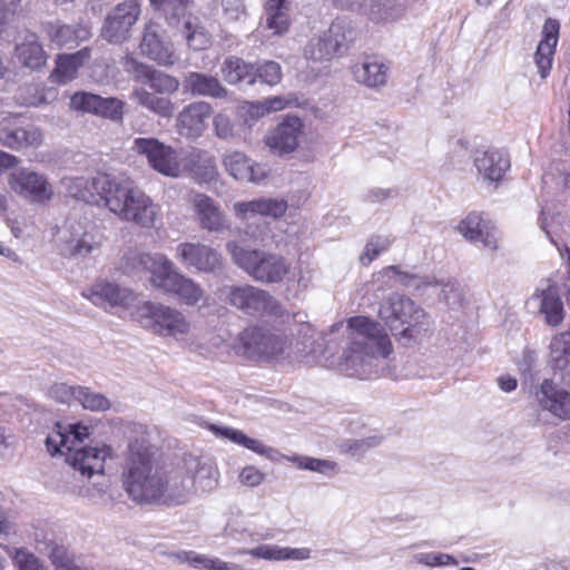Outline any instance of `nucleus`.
I'll return each instance as SVG.
<instances>
[{"label":"nucleus","mask_w":570,"mask_h":570,"mask_svg":"<svg viewBox=\"0 0 570 570\" xmlns=\"http://www.w3.org/2000/svg\"><path fill=\"white\" fill-rule=\"evenodd\" d=\"M125 68L134 75L136 80L148 85L159 95H174L179 89L180 82L176 77L139 62L134 57L125 58Z\"/></svg>","instance_id":"20"},{"label":"nucleus","mask_w":570,"mask_h":570,"mask_svg":"<svg viewBox=\"0 0 570 570\" xmlns=\"http://www.w3.org/2000/svg\"><path fill=\"white\" fill-rule=\"evenodd\" d=\"M224 17L228 21H240L246 18V8L242 0H223Z\"/></svg>","instance_id":"64"},{"label":"nucleus","mask_w":570,"mask_h":570,"mask_svg":"<svg viewBox=\"0 0 570 570\" xmlns=\"http://www.w3.org/2000/svg\"><path fill=\"white\" fill-rule=\"evenodd\" d=\"M139 0H125L115 6L106 16L100 35L110 43H121L131 36L141 9Z\"/></svg>","instance_id":"11"},{"label":"nucleus","mask_w":570,"mask_h":570,"mask_svg":"<svg viewBox=\"0 0 570 570\" xmlns=\"http://www.w3.org/2000/svg\"><path fill=\"white\" fill-rule=\"evenodd\" d=\"M525 304L529 309L542 315L549 326L557 327L564 320L566 312L560 291L557 283L551 279H542Z\"/></svg>","instance_id":"14"},{"label":"nucleus","mask_w":570,"mask_h":570,"mask_svg":"<svg viewBox=\"0 0 570 570\" xmlns=\"http://www.w3.org/2000/svg\"><path fill=\"white\" fill-rule=\"evenodd\" d=\"M226 249L233 263L256 282L281 283L291 272V264L278 254L242 246L235 240L228 242Z\"/></svg>","instance_id":"5"},{"label":"nucleus","mask_w":570,"mask_h":570,"mask_svg":"<svg viewBox=\"0 0 570 570\" xmlns=\"http://www.w3.org/2000/svg\"><path fill=\"white\" fill-rule=\"evenodd\" d=\"M171 23L173 19H179L185 16L186 9L190 0H150Z\"/></svg>","instance_id":"54"},{"label":"nucleus","mask_w":570,"mask_h":570,"mask_svg":"<svg viewBox=\"0 0 570 570\" xmlns=\"http://www.w3.org/2000/svg\"><path fill=\"white\" fill-rule=\"evenodd\" d=\"M373 283L380 284L379 289L394 288L397 286L422 289L426 286L436 284L434 276H422L419 274L403 271L400 266H387L373 275Z\"/></svg>","instance_id":"26"},{"label":"nucleus","mask_w":570,"mask_h":570,"mask_svg":"<svg viewBox=\"0 0 570 570\" xmlns=\"http://www.w3.org/2000/svg\"><path fill=\"white\" fill-rule=\"evenodd\" d=\"M325 32L337 55H341L343 51H345L355 38V30L348 22L341 19L332 22Z\"/></svg>","instance_id":"46"},{"label":"nucleus","mask_w":570,"mask_h":570,"mask_svg":"<svg viewBox=\"0 0 570 570\" xmlns=\"http://www.w3.org/2000/svg\"><path fill=\"white\" fill-rule=\"evenodd\" d=\"M132 149L146 155L155 170L170 177L179 176L180 165L177 153L171 147L165 146L155 138H137Z\"/></svg>","instance_id":"15"},{"label":"nucleus","mask_w":570,"mask_h":570,"mask_svg":"<svg viewBox=\"0 0 570 570\" xmlns=\"http://www.w3.org/2000/svg\"><path fill=\"white\" fill-rule=\"evenodd\" d=\"M86 187L92 197L97 195L119 219L142 228L155 226L158 206L128 177L97 174L86 181Z\"/></svg>","instance_id":"2"},{"label":"nucleus","mask_w":570,"mask_h":570,"mask_svg":"<svg viewBox=\"0 0 570 570\" xmlns=\"http://www.w3.org/2000/svg\"><path fill=\"white\" fill-rule=\"evenodd\" d=\"M190 161L194 166V173L204 181L214 180L217 175V165L215 157L206 150H195L190 154Z\"/></svg>","instance_id":"47"},{"label":"nucleus","mask_w":570,"mask_h":570,"mask_svg":"<svg viewBox=\"0 0 570 570\" xmlns=\"http://www.w3.org/2000/svg\"><path fill=\"white\" fill-rule=\"evenodd\" d=\"M222 163L227 174L239 181L258 183L266 176L261 165L254 163L239 150L225 153Z\"/></svg>","instance_id":"29"},{"label":"nucleus","mask_w":570,"mask_h":570,"mask_svg":"<svg viewBox=\"0 0 570 570\" xmlns=\"http://www.w3.org/2000/svg\"><path fill=\"white\" fill-rule=\"evenodd\" d=\"M136 318L142 328L176 341H185L191 331L190 322L180 311L159 303H142L136 309Z\"/></svg>","instance_id":"6"},{"label":"nucleus","mask_w":570,"mask_h":570,"mask_svg":"<svg viewBox=\"0 0 570 570\" xmlns=\"http://www.w3.org/2000/svg\"><path fill=\"white\" fill-rule=\"evenodd\" d=\"M379 316L392 332L404 337H414L428 325V316L422 307L404 295L393 293L380 306Z\"/></svg>","instance_id":"7"},{"label":"nucleus","mask_w":570,"mask_h":570,"mask_svg":"<svg viewBox=\"0 0 570 570\" xmlns=\"http://www.w3.org/2000/svg\"><path fill=\"white\" fill-rule=\"evenodd\" d=\"M213 107L207 101H195L183 108L177 126L189 137H198L205 129L206 120L212 116Z\"/></svg>","instance_id":"33"},{"label":"nucleus","mask_w":570,"mask_h":570,"mask_svg":"<svg viewBox=\"0 0 570 570\" xmlns=\"http://www.w3.org/2000/svg\"><path fill=\"white\" fill-rule=\"evenodd\" d=\"M549 348V364L552 370L570 376V325L566 332L552 337Z\"/></svg>","instance_id":"39"},{"label":"nucleus","mask_w":570,"mask_h":570,"mask_svg":"<svg viewBox=\"0 0 570 570\" xmlns=\"http://www.w3.org/2000/svg\"><path fill=\"white\" fill-rule=\"evenodd\" d=\"M100 247L94 226L69 219L59 232V254L67 258L86 257Z\"/></svg>","instance_id":"10"},{"label":"nucleus","mask_w":570,"mask_h":570,"mask_svg":"<svg viewBox=\"0 0 570 570\" xmlns=\"http://www.w3.org/2000/svg\"><path fill=\"white\" fill-rule=\"evenodd\" d=\"M183 89L193 97L224 99L228 96V90L217 77L198 71H188L184 75Z\"/></svg>","instance_id":"30"},{"label":"nucleus","mask_w":570,"mask_h":570,"mask_svg":"<svg viewBox=\"0 0 570 570\" xmlns=\"http://www.w3.org/2000/svg\"><path fill=\"white\" fill-rule=\"evenodd\" d=\"M21 10V0H0V32Z\"/></svg>","instance_id":"60"},{"label":"nucleus","mask_w":570,"mask_h":570,"mask_svg":"<svg viewBox=\"0 0 570 570\" xmlns=\"http://www.w3.org/2000/svg\"><path fill=\"white\" fill-rule=\"evenodd\" d=\"M535 399L543 411L560 420H570V392L559 389L552 380L546 379L540 384Z\"/></svg>","instance_id":"27"},{"label":"nucleus","mask_w":570,"mask_h":570,"mask_svg":"<svg viewBox=\"0 0 570 570\" xmlns=\"http://www.w3.org/2000/svg\"><path fill=\"white\" fill-rule=\"evenodd\" d=\"M132 99L149 111L170 118L175 112V105L167 97L158 96L157 92H150L145 88H136L131 94Z\"/></svg>","instance_id":"40"},{"label":"nucleus","mask_w":570,"mask_h":570,"mask_svg":"<svg viewBox=\"0 0 570 570\" xmlns=\"http://www.w3.org/2000/svg\"><path fill=\"white\" fill-rule=\"evenodd\" d=\"M176 258L187 268H195L206 274L218 275L225 267L222 254L200 242L180 243L176 248Z\"/></svg>","instance_id":"13"},{"label":"nucleus","mask_w":570,"mask_h":570,"mask_svg":"<svg viewBox=\"0 0 570 570\" xmlns=\"http://www.w3.org/2000/svg\"><path fill=\"white\" fill-rule=\"evenodd\" d=\"M6 551L19 570H47L40 560L26 549L6 547Z\"/></svg>","instance_id":"50"},{"label":"nucleus","mask_w":570,"mask_h":570,"mask_svg":"<svg viewBox=\"0 0 570 570\" xmlns=\"http://www.w3.org/2000/svg\"><path fill=\"white\" fill-rule=\"evenodd\" d=\"M255 81L258 79L269 86L277 85L282 79L281 66L276 61H265L262 65L254 66Z\"/></svg>","instance_id":"53"},{"label":"nucleus","mask_w":570,"mask_h":570,"mask_svg":"<svg viewBox=\"0 0 570 570\" xmlns=\"http://www.w3.org/2000/svg\"><path fill=\"white\" fill-rule=\"evenodd\" d=\"M193 491L191 479L183 471H175L166 475L161 474V490L159 500L165 503H185Z\"/></svg>","instance_id":"34"},{"label":"nucleus","mask_w":570,"mask_h":570,"mask_svg":"<svg viewBox=\"0 0 570 570\" xmlns=\"http://www.w3.org/2000/svg\"><path fill=\"white\" fill-rule=\"evenodd\" d=\"M156 287L177 295L181 303L190 306L199 303L205 295L200 285L181 274L171 261L170 267L165 269Z\"/></svg>","instance_id":"17"},{"label":"nucleus","mask_w":570,"mask_h":570,"mask_svg":"<svg viewBox=\"0 0 570 570\" xmlns=\"http://www.w3.org/2000/svg\"><path fill=\"white\" fill-rule=\"evenodd\" d=\"M222 73L225 80L230 85L246 82L247 85L255 83L254 65L245 62L237 57H228L222 66Z\"/></svg>","instance_id":"42"},{"label":"nucleus","mask_w":570,"mask_h":570,"mask_svg":"<svg viewBox=\"0 0 570 570\" xmlns=\"http://www.w3.org/2000/svg\"><path fill=\"white\" fill-rule=\"evenodd\" d=\"M139 48L142 55L159 65L173 66L176 62L173 45L158 23L149 22L145 26Z\"/></svg>","instance_id":"22"},{"label":"nucleus","mask_w":570,"mask_h":570,"mask_svg":"<svg viewBox=\"0 0 570 570\" xmlns=\"http://www.w3.org/2000/svg\"><path fill=\"white\" fill-rule=\"evenodd\" d=\"M287 460L295 463L299 469L315 471L322 474H328L331 472H335L336 470V463L330 460H321L301 455H294L291 458L288 456Z\"/></svg>","instance_id":"51"},{"label":"nucleus","mask_w":570,"mask_h":570,"mask_svg":"<svg viewBox=\"0 0 570 570\" xmlns=\"http://www.w3.org/2000/svg\"><path fill=\"white\" fill-rule=\"evenodd\" d=\"M122 266L126 272H149L151 285L156 287L165 269L170 267V259L160 253H141L130 249L122 257Z\"/></svg>","instance_id":"24"},{"label":"nucleus","mask_w":570,"mask_h":570,"mask_svg":"<svg viewBox=\"0 0 570 570\" xmlns=\"http://www.w3.org/2000/svg\"><path fill=\"white\" fill-rule=\"evenodd\" d=\"M124 101L114 97L102 98L98 95L79 91L70 98V107L75 110L90 112L96 116L121 121L124 117Z\"/></svg>","instance_id":"18"},{"label":"nucleus","mask_w":570,"mask_h":570,"mask_svg":"<svg viewBox=\"0 0 570 570\" xmlns=\"http://www.w3.org/2000/svg\"><path fill=\"white\" fill-rule=\"evenodd\" d=\"M47 31L50 40L58 46L78 43L91 37L87 26L50 24Z\"/></svg>","instance_id":"43"},{"label":"nucleus","mask_w":570,"mask_h":570,"mask_svg":"<svg viewBox=\"0 0 570 570\" xmlns=\"http://www.w3.org/2000/svg\"><path fill=\"white\" fill-rule=\"evenodd\" d=\"M380 441L381 440L377 436H370L362 440H347L341 445V448L346 452L358 455L363 454L371 448L379 445Z\"/></svg>","instance_id":"61"},{"label":"nucleus","mask_w":570,"mask_h":570,"mask_svg":"<svg viewBox=\"0 0 570 570\" xmlns=\"http://www.w3.org/2000/svg\"><path fill=\"white\" fill-rule=\"evenodd\" d=\"M291 105L288 99L283 97H273L265 99L263 102L252 104L248 108V112L253 117H262L272 111H278Z\"/></svg>","instance_id":"55"},{"label":"nucleus","mask_w":570,"mask_h":570,"mask_svg":"<svg viewBox=\"0 0 570 570\" xmlns=\"http://www.w3.org/2000/svg\"><path fill=\"white\" fill-rule=\"evenodd\" d=\"M92 304L108 308L127 306L132 299V293L115 283L97 282L82 293Z\"/></svg>","instance_id":"31"},{"label":"nucleus","mask_w":570,"mask_h":570,"mask_svg":"<svg viewBox=\"0 0 570 570\" xmlns=\"http://www.w3.org/2000/svg\"><path fill=\"white\" fill-rule=\"evenodd\" d=\"M18 61L26 68L38 70L46 65L47 56L36 35H28L16 46Z\"/></svg>","instance_id":"38"},{"label":"nucleus","mask_w":570,"mask_h":570,"mask_svg":"<svg viewBox=\"0 0 570 570\" xmlns=\"http://www.w3.org/2000/svg\"><path fill=\"white\" fill-rule=\"evenodd\" d=\"M88 438L89 429L86 425L77 423L63 426L57 423L45 443L51 455L57 453L65 455L70 468L90 479L95 474L104 473L107 452L98 448H78V444Z\"/></svg>","instance_id":"3"},{"label":"nucleus","mask_w":570,"mask_h":570,"mask_svg":"<svg viewBox=\"0 0 570 570\" xmlns=\"http://www.w3.org/2000/svg\"><path fill=\"white\" fill-rule=\"evenodd\" d=\"M387 66L368 57L352 67L355 80L371 88L384 86L387 81Z\"/></svg>","instance_id":"37"},{"label":"nucleus","mask_w":570,"mask_h":570,"mask_svg":"<svg viewBox=\"0 0 570 570\" xmlns=\"http://www.w3.org/2000/svg\"><path fill=\"white\" fill-rule=\"evenodd\" d=\"M35 542L37 550L50 558L55 570H92L78 564L68 549L58 542L52 530L37 529L35 531Z\"/></svg>","instance_id":"19"},{"label":"nucleus","mask_w":570,"mask_h":570,"mask_svg":"<svg viewBox=\"0 0 570 570\" xmlns=\"http://www.w3.org/2000/svg\"><path fill=\"white\" fill-rule=\"evenodd\" d=\"M336 53L331 40H328L326 32L317 39L309 41L305 49V56L307 59L315 62L328 61Z\"/></svg>","instance_id":"48"},{"label":"nucleus","mask_w":570,"mask_h":570,"mask_svg":"<svg viewBox=\"0 0 570 570\" xmlns=\"http://www.w3.org/2000/svg\"><path fill=\"white\" fill-rule=\"evenodd\" d=\"M153 456L145 441L129 443L122 483L128 497L137 503L159 501L163 472L155 465Z\"/></svg>","instance_id":"4"},{"label":"nucleus","mask_w":570,"mask_h":570,"mask_svg":"<svg viewBox=\"0 0 570 570\" xmlns=\"http://www.w3.org/2000/svg\"><path fill=\"white\" fill-rule=\"evenodd\" d=\"M414 560L417 563L428 567H444V566H458V560L448 553H417L414 556Z\"/></svg>","instance_id":"58"},{"label":"nucleus","mask_w":570,"mask_h":570,"mask_svg":"<svg viewBox=\"0 0 570 570\" xmlns=\"http://www.w3.org/2000/svg\"><path fill=\"white\" fill-rule=\"evenodd\" d=\"M213 128L217 138L222 140H233L238 134L233 119L225 112H218L213 118Z\"/></svg>","instance_id":"52"},{"label":"nucleus","mask_w":570,"mask_h":570,"mask_svg":"<svg viewBox=\"0 0 570 570\" xmlns=\"http://www.w3.org/2000/svg\"><path fill=\"white\" fill-rule=\"evenodd\" d=\"M79 385L55 383L48 390V396L59 403L71 404L77 401Z\"/></svg>","instance_id":"56"},{"label":"nucleus","mask_w":570,"mask_h":570,"mask_svg":"<svg viewBox=\"0 0 570 570\" xmlns=\"http://www.w3.org/2000/svg\"><path fill=\"white\" fill-rule=\"evenodd\" d=\"M222 293L230 306L248 316L281 317L284 313L273 295L249 284L224 286Z\"/></svg>","instance_id":"9"},{"label":"nucleus","mask_w":570,"mask_h":570,"mask_svg":"<svg viewBox=\"0 0 570 570\" xmlns=\"http://www.w3.org/2000/svg\"><path fill=\"white\" fill-rule=\"evenodd\" d=\"M456 230L470 243H480L491 252L499 249L495 225L483 213H469L459 223Z\"/></svg>","instance_id":"16"},{"label":"nucleus","mask_w":570,"mask_h":570,"mask_svg":"<svg viewBox=\"0 0 570 570\" xmlns=\"http://www.w3.org/2000/svg\"><path fill=\"white\" fill-rule=\"evenodd\" d=\"M179 562H186L196 569L205 570H239V566L222 561L218 558H208L194 551H181L175 554Z\"/></svg>","instance_id":"45"},{"label":"nucleus","mask_w":570,"mask_h":570,"mask_svg":"<svg viewBox=\"0 0 570 570\" xmlns=\"http://www.w3.org/2000/svg\"><path fill=\"white\" fill-rule=\"evenodd\" d=\"M344 334L345 344L337 361L342 373L361 380L387 375L386 361L393 346L380 323L366 316H354L346 326L336 324L326 335L317 333L309 323H303L298 330L304 353L326 360L334 355L333 344Z\"/></svg>","instance_id":"1"},{"label":"nucleus","mask_w":570,"mask_h":570,"mask_svg":"<svg viewBox=\"0 0 570 570\" xmlns=\"http://www.w3.org/2000/svg\"><path fill=\"white\" fill-rule=\"evenodd\" d=\"M42 142V132L33 125L20 127L16 117H6L0 120V145L20 150L22 148H37Z\"/></svg>","instance_id":"21"},{"label":"nucleus","mask_w":570,"mask_h":570,"mask_svg":"<svg viewBox=\"0 0 570 570\" xmlns=\"http://www.w3.org/2000/svg\"><path fill=\"white\" fill-rule=\"evenodd\" d=\"M89 58L88 49L79 50L72 55L60 56L57 60V66L52 72V77L62 83L75 78L78 69L86 59Z\"/></svg>","instance_id":"44"},{"label":"nucleus","mask_w":570,"mask_h":570,"mask_svg":"<svg viewBox=\"0 0 570 570\" xmlns=\"http://www.w3.org/2000/svg\"><path fill=\"white\" fill-rule=\"evenodd\" d=\"M288 4L289 0H268L266 3L265 28L271 30L273 36L283 35L288 30Z\"/></svg>","instance_id":"41"},{"label":"nucleus","mask_w":570,"mask_h":570,"mask_svg":"<svg viewBox=\"0 0 570 570\" xmlns=\"http://www.w3.org/2000/svg\"><path fill=\"white\" fill-rule=\"evenodd\" d=\"M184 466L196 492H209L216 488L217 471L212 462L188 455L184 459Z\"/></svg>","instance_id":"35"},{"label":"nucleus","mask_w":570,"mask_h":570,"mask_svg":"<svg viewBox=\"0 0 570 570\" xmlns=\"http://www.w3.org/2000/svg\"><path fill=\"white\" fill-rule=\"evenodd\" d=\"M560 23L548 18L542 27V39L539 42L534 59L541 78H546L552 67L556 46L559 40Z\"/></svg>","instance_id":"32"},{"label":"nucleus","mask_w":570,"mask_h":570,"mask_svg":"<svg viewBox=\"0 0 570 570\" xmlns=\"http://www.w3.org/2000/svg\"><path fill=\"white\" fill-rule=\"evenodd\" d=\"M183 33L189 48L200 50L207 46L208 39L206 35L202 30L194 29L189 21L184 23Z\"/></svg>","instance_id":"62"},{"label":"nucleus","mask_w":570,"mask_h":570,"mask_svg":"<svg viewBox=\"0 0 570 570\" xmlns=\"http://www.w3.org/2000/svg\"><path fill=\"white\" fill-rule=\"evenodd\" d=\"M473 163L478 174L489 183L501 180L511 166L508 155L494 148L475 150Z\"/></svg>","instance_id":"28"},{"label":"nucleus","mask_w":570,"mask_h":570,"mask_svg":"<svg viewBox=\"0 0 570 570\" xmlns=\"http://www.w3.org/2000/svg\"><path fill=\"white\" fill-rule=\"evenodd\" d=\"M289 346V340L279 332L262 326H248L237 336V353L252 361H272L282 356Z\"/></svg>","instance_id":"8"},{"label":"nucleus","mask_w":570,"mask_h":570,"mask_svg":"<svg viewBox=\"0 0 570 570\" xmlns=\"http://www.w3.org/2000/svg\"><path fill=\"white\" fill-rule=\"evenodd\" d=\"M302 132V120L295 116H287L266 137V145L277 155L293 153L298 146Z\"/></svg>","instance_id":"23"},{"label":"nucleus","mask_w":570,"mask_h":570,"mask_svg":"<svg viewBox=\"0 0 570 570\" xmlns=\"http://www.w3.org/2000/svg\"><path fill=\"white\" fill-rule=\"evenodd\" d=\"M215 435L228 439L233 443L242 445L253 452L265 456L272 461L279 458V452L271 446L265 445L263 442L247 436L243 431L227 426L210 425L209 428Z\"/></svg>","instance_id":"36"},{"label":"nucleus","mask_w":570,"mask_h":570,"mask_svg":"<svg viewBox=\"0 0 570 570\" xmlns=\"http://www.w3.org/2000/svg\"><path fill=\"white\" fill-rule=\"evenodd\" d=\"M8 185L31 204L45 205L53 198V187L48 178L30 168H18L8 176Z\"/></svg>","instance_id":"12"},{"label":"nucleus","mask_w":570,"mask_h":570,"mask_svg":"<svg viewBox=\"0 0 570 570\" xmlns=\"http://www.w3.org/2000/svg\"><path fill=\"white\" fill-rule=\"evenodd\" d=\"M200 228L209 233H222L229 228V222L220 206L205 194H196L191 200Z\"/></svg>","instance_id":"25"},{"label":"nucleus","mask_w":570,"mask_h":570,"mask_svg":"<svg viewBox=\"0 0 570 570\" xmlns=\"http://www.w3.org/2000/svg\"><path fill=\"white\" fill-rule=\"evenodd\" d=\"M288 204L284 198H259V215L281 218L285 215Z\"/></svg>","instance_id":"57"},{"label":"nucleus","mask_w":570,"mask_h":570,"mask_svg":"<svg viewBox=\"0 0 570 570\" xmlns=\"http://www.w3.org/2000/svg\"><path fill=\"white\" fill-rule=\"evenodd\" d=\"M244 553H248L252 557L272 560V561H283V547L274 546V544H263L250 550L244 551Z\"/></svg>","instance_id":"63"},{"label":"nucleus","mask_w":570,"mask_h":570,"mask_svg":"<svg viewBox=\"0 0 570 570\" xmlns=\"http://www.w3.org/2000/svg\"><path fill=\"white\" fill-rule=\"evenodd\" d=\"M77 402L83 409L90 411H106L110 407V401L101 393L94 392L89 387L79 386Z\"/></svg>","instance_id":"49"},{"label":"nucleus","mask_w":570,"mask_h":570,"mask_svg":"<svg viewBox=\"0 0 570 570\" xmlns=\"http://www.w3.org/2000/svg\"><path fill=\"white\" fill-rule=\"evenodd\" d=\"M389 246H390V240L387 238L379 237V236L371 238L370 242L365 246L364 253L360 256V262L363 265H368L382 252L387 249Z\"/></svg>","instance_id":"59"}]
</instances>
